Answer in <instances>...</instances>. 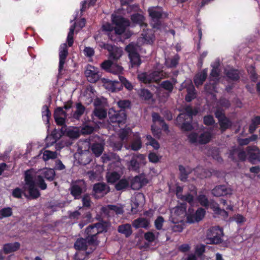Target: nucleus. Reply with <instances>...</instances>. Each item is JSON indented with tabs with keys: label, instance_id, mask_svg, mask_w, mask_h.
I'll list each match as a JSON object with an SVG mask.
<instances>
[{
	"label": "nucleus",
	"instance_id": "nucleus-55",
	"mask_svg": "<svg viewBox=\"0 0 260 260\" xmlns=\"http://www.w3.org/2000/svg\"><path fill=\"white\" fill-rule=\"evenodd\" d=\"M94 114L99 119H103L107 116L106 110L102 108L95 109L94 111Z\"/></svg>",
	"mask_w": 260,
	"mask_h": 260
},
{
	"label": "nucleus",
	"instance_id": "nucleus-21",
	"mask_svg": "<svg viewBox=\"0 0 260 260\" xmlns=\"http://www.w3.org/2000/svg\"><path fill=\"white\" fill-rule=\"evenodd\" d=\"M209 207L213 211L214 213L217 215H221L228 216V212L224 209H222L219 207V204L214 201L209 202Z\"/></svg>",
	"mask_w": 260,
	"mask_h": 260
},
{
	"label": "nucleus",
	"instance_id": "nucleus-47",
	"mask_svg": "<svg viewBox=\"0 0 260 260\" xmlns=\"http://www.w3.org/2000/svg\"><path fill=\"white\" fill-rule=\"evenodd\" d=\"M121 50L115 46L113 50L110 53L109 58L114 60H117L121 57Z\"/></svg>",
	"mask_w": 260,
	"mask_h": 260
},
{
	"label": "nucleus",
	"instance_id": "nucleus-34",
	"mask_svg": "<svg viewBox=\"0 0 260 260\" xmlns=\"http://www.w3.org/2000/svg\"><path fill=\"white\" fill-rule=\"evenodd\" d=\"M186 119L181 121H179L178 123V124L180 125V128L182 131L185 132L191 131L193 129V126L191 124L192 121H190V119L189 121H185Z\"/></svg>",
	"mask_w": 260,
	"mask_h": 260
},
{
	"label": "nucleus",
	"instance_id": "nucleus-23",
	"mask_svg": "<svg viewBox=\"0 0 260 260\" xmlns=\"http://www.w3.org/2000/svg\"><path fill=\"white\" fill-rule=\"evenodd\" d=\"M152 118L153 122L155 123L158 122L165 132H169L168 125L165 122L164 118L161 117L158 113L153 112L152 113Z\"/></svg>",
	"mask_w": 260,
	"mask_h": 260
},
{
	"label": "nucleus",
	"instance_id": "nucleus-60",
	"mask_svg": "<svg viewBox=\"0 0 260 260\" xmlns=\"http://www.w3.org/2000/svg\"><path fill=\"white\" fill-rule=\"evenodd\" d=\"M125 51L128 53V56L137 54L138 53L136 47L131 44H128L125 47Z\"/></svg>",
	"mask_w": 260,
	"mask_h": 260
},
{
	"label": "nucleus",
	"instance_id": "nucleus-45",
	"mask_svg": "<svg viewBox=\"0 0 260 260\" xmlns=\"http://www.w3.org/2000/svg\"><path fill=\"white\" fill-rule=\"evenodd\" d=\"M119 80L121 82V86H124L126 89L131 91L133 89L134 86L132 84L127 80L124 77L119 76Z\"/></svg>",
	"mask_w": 260,
	"mask_h": 260
},
{
	"label": "nucleus",
	"instance_id": "nucleus-31",
	"mask_svg": "<svg viewBox=\"0 0 260 260\" xmlns=\"http://www.w3.org/2000/svg\"><path fill=\"white\" fill-rule=\"evenodd\" d=\"M260 124V116H254L251 119V122L249 126V132L250 134H253L257 127V126Z\"/></svg>",
	"mask_w": 260,
	"mask_h": 260
},
{
	"label": "nucleus",
	"instance_id": "nucleus-1",
	"mask_svg": "<svg viewBox=\"0 0 260 260\" xmlns=\"http://www.w3.org/2000/svg\"><path fill=\"white\" fill-rule=\"evenodd\" d=\"M111 21L112 24L115 25V34L117 35L124 33L126 28L130 25L129 20L120 15H112Z\"/></svg>",
	"mask_w": 260,
	"mask_h": 260
},
{
	"label": "nucleus",
	"instance_id": "nucleus-26",
	"mask_svg": "<svg viewBox=\"0 0 260 260\" xmlns=\"http://www.w3.org/2000/svg\"><path fill=\"white\" fill-rule=\"evenodd\" d=\"M76 110L73 114V117L78 120L84 114L86 109L85 107L80 102L76 103Z\"/></svg>",
	"mask_w": 260,
	"mask_h": 260
},
{
	"label": "nucleus",
	"instance_id": "nucleus-54",
	"mask_svg": "<svg viewBox=\"0 0 260 260\" xmlns=\"http://www.w3.org/2000/svg\"><path fill=\"white\" fill-rule=\"evenodd\" d=\"M165 219L161 216H158L154 221V226L156 230H161L162 229Z\"/></svg>",
	"mask_w": 260,
	"mask_h": 260
},
{
	"label": "nucleus",
	"instance_id": "nucleus-41",
	"mask_svg": "<svg viewBox=\"0 0 260 260\" xmlns=\"http://www.w3.org/2000/svg\"><path fill=\"white\" fill-rule=\"evenodd\" d=\"M146 139L147 140V142L146 144L147 145H150L152 146L154 149L157 150L160 147V145L157 141H156L155 139H154L151 135H147Z\"/></svg>",
	"mask_w": 260,
	"mask_h": 260
},
{
	"label": "nucleus",
	"instance_id": "nucleus-52",
	"mask_svg": "<svg viewBox=\"0 0 260 260\" xmlns=\"http://www.w3.org/2000/svg\"><path fill=\"white\" fill-rule=\"evenodd\" d=\"M140 96L143 99L145 100H150L152 96V94L151 92L147 89H141L140 93H139Z\"/></svg>",
	"mask_w": 260,
	"mask_h": 260
},
{
	"label": "nucleus",
	"instance_id": "nucleus-19",
	"mask_svg": "<svg viewBox=\"0 0 260 260\" xmlns=\"http://www.w3.org/2000/svg\"><path fill=\"white\" fill-rule=\"evenodd\" d=\"M150 224V221L148 219L144 217H139L133 221V226L136 229L139 228L148 229Z\"/></svg>",
	"mask_w": 260,
	"mask_h": 260
},
{
	"label": "nucleus",
	"instance_id": "nucleus-53",
	"mask_svg": "<svg viewBox=\"0 0 260 260\" xmlns=\"http://www.w3.org/2000/svg\"><path fill=\"white\" fill-rule=\"evenodd\" d=\"M196 98L195 89L192 88L187 90V94L185 95V100L187 102H190Z\"/></svg>",
	"mask_w": 260,
	"mask_h": 260
},
{
	"label": "nucleus",
	"instance_id": "nucleus-36",
	"mask_svg": "<svg viewBox=\"0 0 260 260\" xmlns=\"http://www.w3.org/2000/svg\"><path fill=\"white\" fill-rule=\"evenodd\" d=\"M131 65L132 68H138L141 63V60L138 53L129 56Z\"/></svg>",
	"mask_w": 260,
	"mask_h": 260
},
{
	"label": "nucleus",
	"instance_id": "nucleus-49",
	"mask_svg": "<svg viewBox=\"0 0 260 260\" xmlns=\"http://www.w3.org/2000/svg\"><path fill=\"white\" fill-rule=\"evenodd\" d=\"M179 171L180 172L179 179L182 182H186L188 173L186 172L185 167L182 165H179Z\"/></svg>",
	"mask_w": 260,
	"mask_h": 260
},
{
	"label": "nucleus",
	"instance_id": "nucleus-35",
	"mask_svg": "<svg viewBox=\"0 0 260 260\" xmlns=\"http://www.w3.org/2000/svg\"><path fill=\"white\" fill-rule=\"evenodd\" d=\"M118 181L115 185V188L117 190L120 191L121 190L126 189L129 186V182L126 179H119Z\"/></svg>",
	"mask_w": 260,
	"mask_h": 260
},
{
	"label": "nucleus",
	"instance_id": "nucleus-25",
	"mask_svg": "<svg viewBox=\"0 0 260 260\" xmlns=\"http://www.w3.org/2000/svg\"><path fill=\"white\" fill-rule=\"evenodd\" d=\"M117 231L119 233L124 235L126 238L129 237L133 232L131 225L128 223L119 225Z\"/></svg>",
	"mask_w": 260,
	"mask_h": 260
},
{
	"label": "nucleus",
	"instance_id": "nucleus-58",
	"mask_svg": "<svg viewBox=\"0 0 260 260\" xmlns=\"http://www.w3.org/2000/svg\"><path fill=\"white\" fill-rule=\"evenodd\" d=\"M194 214L196 218L200 221L204 218L206 214V211L204 209L200 207L197 210Z\"/></svg>",
	"mask_w": 260,
	"mask_h": 260
},
{
	"label": "nucleus",
	"instance_id": "nucleus-33",
	"mask_svg": "<svg viewBox=\"0 0 260 260\" xmlns=\"http://www.w3.org/2000/svg\"><path fill=\"white\" fill-rule=\"evenodd\" d=\"M106 188H108V191L109 190V187L105 183H97L94 184L93 186V191L95 193H102Z\"/></svg>",
	"mask_w": 260,
	"mask_h": 260
},
{
	"label": "nucleus",
	"instance_id": "nucleus-38",
	"mask_svg": "<svg viewBox=\"0 0 260 260\" xmlns=\"http://www.w3.org/2000/svg\"><path fill=\"white\" fill-rule=\"evenodd\" d=\"M142 146V143L140 137L135 138L131 144V149L134 151L140 149Z\"/></svg>",
	"mask_w": 260,
	"mask_h": 260
},
{
	"label": "nucleus",
	"instance_id": "nucleus-63",
	"mask_svg": "<svg viewBox=\"0 0 260 260\" xmlns=\"http://www.w3.org/2000/svg\"><path fill=\"white\" fill-rule=\"evenodd\" d=\"M205 252V246L203 244L198 245L196 247L195 253L198 257H201Z\"/></svg>",
	"mask_w": 260,
	"mask_h": 260
},
{
	"label": "nucleus",
	"instance_id": "nucleus-43",
	"mask_svg": "<svg viewBox=\"0 0 260 260\" xmlns=\"http://www.w3.org/2000/svg\"><path fill=\"white\" fill-rule=\"evenodd\" d=\"M42 175L44 178L49 181H52L55 178V173L53 170L49 169L44 171Z\"/></svg>",
	"mask_w": 260,
	"mask_h": 260
},
{
	"label": "nucleus",
	"instance_id": "nucleus-28",
	"mask_svg": "<svg viewBox=\"0 0 260 260\" xmlns=\"http://www.w3.org/2000/svg\"><path fill=\"white\" fill-rule=\"evenodd\" d=\"M90 149L96 157H99L102 154L104 149V146L101 143H94L91 145Z\"/></svg>",
	"mask_w": 260,
	"mask_h": 260
},
{
	"label": "nucleus",
	"instance_id": "nucleus-13",
	"mask_svg": "<svg viewBox=\"0 0 260 260\" xmlns=\"http://www.w3.org/2000/svg\"><path fill=\"white\" fill-rule=\"evenodd\" d=\"M101 68L106 72L119 73L122 72L123 68L120 66L114 64L110 60L104 61L101 64Z\"/></svg>",
	"mask_w": 260,
	"mask_h": 260
},
{
	"label": "nucleus",
	"instance_id": "nucleus-29",
	"mask_svg": "<svg viewBox=\"0 0 260 260\" xmlns=\"http://www.w3.org/2000/svg\"><path fill=\"white\" fill-rule=\"evenodd\" d=\"M108 183L113 184L119 180L120 175L117 172H108L106 176Z\"/></svg>",
	"mask_w": 260,
	"mask_h": 260
},
{
	"label": "nucleus",
	"instance_id": "nucleus-10",
	"mask_svg": "<svg viewBox=\"0 0 260 260\" xmlns=\"http://www.w3.org/2000/svg\"><path fill=\"white\" fill-rule=\"evenodd\" d=\"M85 74L88 81L90 83H95L101 78V75L98 69L91 65H89L86 69L85 71Z\"/></svg>",
	"mask_w": 260,
	"mask_h": 260
},
{
	"label": "nucleus",
	"instance_id": "nucleus-2",
	"mask_svg": "<svg viewBox=\"0 0 260 260\" xmlns=\"http://www.w3.org/2000/svg\"><path fill=\"white\" fill-rule=\"evenodd\" d=\"M85 237L88 239L89 245L93 247L90 248L91 251L86 252L87 254H89L94 250L96 246L99 244V241L98 239V235L99 234V231L93 225H91L86 228L85 232Z\"/></svg>",
	"mask_w": 260,
	"mask_h": 260
},
{
	"label": "nucleus",
	"instance_id": "nucleus-46",
	"mask_svg": "<svg viewBox=\"0 0 260 260\" xmlns=\"http://www.w3.org/2000/svg\"><path fill=\"white\" fill-rule=\"evenodd\" d=\"M160 87L170 93L172 92L174 88L173 84L169 80L162 81L160 84Z\"/></svg>",
	"mask_w": 260,
	"mask_h": 260
},
{
	"label": "nucleus",
	"instance_id": "nucleus-12",
	"mask_svg": "<svg viewBox=\"0 0 260 260\" xmlns=\"http://www.w3.org/2000/svg\"><path fill=\"white\" fill-rule=\"evenodd\" d=\"M68 55V49L67 45L66 43L62 44L59 48V66H58V71L60 73L63 68L66 62L67 57Z\"/></svg>",
	"mask_w": 260,
	"mask_h": 260
},
{
	"label": "nucleus",
	"instance_id": "nucleus-7",
	"mask_svg": "<svg viewBox=\"0 0 260 260\" xmlns=\"http://www.w3.org/2000/svg\"><path fill=\"white\" fill-rule=\"evenodd\" d=\"M86 185L83 180H80L75 182L70 187L71 194L75 199L81 198V194L86 190Z\"/></svg>",
	"mask_w": 260,
	"mask_h": 260
},
{
	"label": "nucleus",
	"instance_id": "nucleus-20",
	"mask_svg": "<svg viewBox=\"0 0 260 260\" xmlns=\"http://www.w3.org/2000/svg\"><path fill=\"white\" fill-rule=\"evenodd\" d=\"M88 239L86 237L83 238H80L77 239L74 243V248L78 250L86 251L87 249V247L89 245L88 241Z\"/></svg>",
	"mask_w": 260,
	"mask_h": 260
},
{
	"label": "nucleus",
	"instance_id": "nucleus-61",
	"mask_svg": "<svg viewBox=\"0 0 260 260\" xmlns=\"http://www.w3.org/2000/svg\"><path fill=\"white\" fill-rule=\"evenodd\" d=\"M186 222L188 223H193L199 222V220L196 218L194 213H189L186 215Z\"/></svg>",
	"mask_w": 260,
	"mask_h": 260
},
{
	"label": "nucleus",
	"instance_id": "nucleus-14",
	"mask_svg": "<svg viewBox=\"0 0 260 260\" xmlns=\"http://www.w3.org/2000/svg\"><path fill=\"white\" fill-rule=\"evenodd\" d=\"M145 196L142 193H137L135 197L132 199V211L135 213L139 210L138 207L142 206L145 203Z\"/></svg>",
	"mask_w": 260,
	"mask_h": 260
},
{
	"label": "nucleus",
	"instance_id": "nucleus-51",
	"mask_svg": "<svg viewBox=\"0 0 260 260\" xmlns=\"http://www.w3.org/2000/svg\"><path fill=\"white\" fill-rule=\"evenodd\" d=\"M198 201L200 205L205 207H208L209 205V201L207 197L205 194H200L198 196Z\"/></svg>",
	"mask_w": 260,
	"mask_h": 260
},
{
	"label": "nucleus",
	"instance_id": "nucleus-37",
	"mask_svg": "<svg viewBox=\"0 0 260 260\" xmlns=\"http://www.w3.org/2000/svg\"><path fill=\"white\" fill-rule=\"evenodd\" d=\"M28 190L32 199H37L41 196L39 190L36 187V184L28 186Z\"/></svg>",
	"mask_w": 260,
	"mask_h": 260
},
{
	"label": "nucleus",
	"instance_id": "nucleus-18",
	"mask_svg": "<svg viewBox=\"0 0 260 260\" xmlns=\"http://www.w3.org/2000/svg\"><path fill=\"white\" fill-rule=\"evenodd\" d=\"M207 69H204L201 73L196 75L193 79V81L197 87H199L203 84L207 77Z\"/></svg>",
	"mask_w": 260,
	"mask_h": 260
},
{
	"label": "nucleus",
	"instance_id": "nucleus-40",
	"mask_svg": "<svg viewBox=\"0 0 260 260\" xmlns=\"http://www.w3.org/2000/svg\"><path fill=\"white\" fill-rule=\"evenodd\" d=\"M75 29V25H73L70 28V31L68 32L67 41L69 47H72L74 43V34Z\"/></svg>",
	"mask_w": 260,
	"mask_h": 260
},
{
	"label": "nucleus",
	"instance_id": "nucleus-4",
	"mask_svg": "<svg viewBox=\"0 0 260 260\" xmlns=\"http://www.w3.org/2000/svg\"><path fill=\"white\" fill-rule=\"evenodd\" d=\"M212 138V134L210 132L206 131L199 136L197 133H191L188 136V139L191 143H198L200 144H206L209 143Z\"/></svg>",
	"mask_w": 260,
	"mask_h": 260
},
{
	"label": "nucleus",
	"instance_id": "nucleus-16",
	"mask_svg": "<svg viewBox=\"0 0 260 260\" xmlns=\"http://www.w3.org/2000/svg\"><path fill=\"white\" fill-rule=\"evenodd\" d=\"M109 118L112 123H124L126 118V115L124 111H114L113 114L109 113Z\"/></svg>",
	"mask_w": 260,
	"mask_h": 260
},
{
	"label": "nucleus",
	"instance_id": "nucleus-62",
	"mask_svg": "<svg viewBox=\"0 0 260 260\" xmlns=\"http://www.w3.org/2000/svg\"><path fill=\"white\" fill-rule=\"evenodd\" d=\"M108 208L109 210L114 211L117 215L122 214L123 213V209L121 207L117 206L116 205H108Z\"/></svg>",
	"mask_w": 260,
	"mask_h": 260
},
{
	"label": "nucleus",
	"instance_id": "nucleus-56",
	"mask_svg": "<svg viewBox=\"0 0 260 260\" xmlns=\"http://www.w3.org/2000/svg\"><path fill=\"white\" fill-rule=\"evenodd\" d=\"M203 121L204 124L207 126L212 125L215 123L214 117L211 115H207L204 117Z\"/></svg>",
	"mask_w": 260,
	"mask_h": 260
},
{
	"label": "nucleus",
	"instance_id": "nucleus-59",
	"mask_svg": "<svg viewBox=\"0 0 260 260\" xmlns=\"http://www.w3.org/2000/svg\"><path fill=\"white\" fill-rule=\"evenodd\" d=\"M117 105L122 109H125L131 107V103L128 100H120L117 102Z\"/></svg>",
	"mask_w": 260,
	"mask_h": 260
},
{
	"label": "nucleus",
	"instance_id": "nucleus-9",
	"mask_svg": "<svg viewBox=\"0 0 260 260\" xmlns=\"http://www.w3.org/2000/svg\"><path fill=\"white\" fill-rule=\"evenodd\" d=\"M148 12L149 16L155 22L153 26V28H159L161 25L159 20L162 16V11L157 10V7H152L148 8Z\"/></svg>",
	"mask_w": 260,
	"mask_h": 260
},
{
	"label": "nucleus",
	"instance_id": "nucleus-50",
	"mask_svg": "<svg viewBox=\"0 0 260 260\" xmlns=\"http://www.w3.org/2000/svg\"><path fill=\"white\" fill-rule=\"evenodd\" d=\"M42 111V117L44 121L47 122V123L48 124L49 123V119L51 117V112L49 109L47 105H44L43 107Z\"/></svg>",
	"mask_w": 260,
	"mask_h": 260
},
{
	"label": "nucleus",
	"instance_id": "nucleus-57",
	"mask_svg": "<svg viewBox=\"0 0 260 260\" xmlns=\"http://www.w3.org/2000/svg\"><path fill=\"white\" fill-rule=\"evenodd\" d=\"M240 148L236 147H233L230 150L229 157L233 161H237V159L235 154H237L239 151Z\"/></svg>",
	"mask_w": 260,
	"mask_h": 260
},
{
	"label": "nucleus",
	"instance_id": "nucleus-48",
	"mask_svg": "<svg viewBox=\"0 0 260 260\" xmlns=\"http://www.w3.org/2000/svg\"><path fill=\"white\" fill-rule=\"evenodd\" d=\"M179 199L183 202L189 203L190 205H193L194 203V197L190 193H187L184 195H180Z\"/></svg>",
	"mask_w": 260,
	"mask_h": 260
},
{
	"label": "nucleus",
	"instance_id": "nucleus-42",
	"mask_svg": "<svg viewBox=\"0 0 260 260\" xmlns=\"http://www.w3.org/2000/svg\"><path fill=\"white\" fill-rule=\"evenodd\" d=\"M36 185L41 190H45L47 187V184L45 183L44 178L42 175H38L36 178V182H35Z\"/></svg>",
	"mask_w": 260,
	"mask_h": 260
},
{
	"label": "nucleus",
	"instance_id": "nucleus-64",
	"mask_svg": "<svg viewBox=\"0 0 260 260\" xmlns=\"http://www.w3.org/2000/svg\"><path fill=\"white\" fill-rule=\"evenodd\" d=\"M145 239L150 243H152L155 240V236L152 232H148L144 234Z\"/></svg>",
	"mask_w": 260,
	"mask_h": 260
},
{
	"label": "nucleus",
	"instance_id": "nucleus-30",
	"mask_svg": "<svg viewBox=\"0 0 260 260\" xmlns=\"http://www.w3.org/2000/svg\"><path fill=\"white\" fill-rule=\"evenodd\" d=\"M131 19L134 23L139 24L141 26L144 25L145 17L139 13H135L132 15Z\"/></svg>",
	"mask_w": 260,
	"mask_h": 260
},
{
	"label": "nucleus",
	"instance_id": "nucleus-44",
	"mask_svg": "<svg viewBox=\"0 0 260 260\" xmlns=\"http://www.w3.org/2000/svg\"><path fill=\"white\" fill-rule=\"evenodd\" d=\"M83 207L80 208V210L82 211L84 210V208H89L91 207V199L88 194H85L84 195L82 199Z\"/></svg>",
	"mask_w": 260,
	"mask_h": 260
},
{
	"label": "nucleus",
	"instance_id": "nucleus-11",
	"mask_svg": "<svg viewBox=\"0 0 260 260\" xmlns=\"http://www.w3.org/2000/svg\"><path fill=\"white\" fill-rule=\"evenodd\" d=\"M184 110L185 113L180 114L177 118V122H178L179 121H181L182 119L189 118L190 121L192 120V116H196L198 113V110L197 108H192L190 105L186 106L184 108Z\"/></svg>",
	"mask_w": 260,
	"mask_h": 260
},
{
	"label": "nucleus",
	"instance_id": "nucleus-32",
	"mask_svg": "<svg viewBox=\"0 0 260 260\" xmlns=\"http://www.w3.org/2000/svg\"><path fill=\"white\" fill-rule=\"evenodd\" d=\"M226 77L233 81H237L240 78L239 72L238 70L231 69L226 71Z\"/></svg>",
	"mask_w": 260,
	"mask_h": 260
},
{
	"label": "nucleus",
	"instance_id": "nucleus-3",
	"mask_svg": "<svg viewBox=\"0 0 260 260\" xmlns=\"http://www.w3.org/2000/svg\"><path fill=\"white\" fill-rule=\"evenodd\" d=\"M146 164V156L143 154L134 155L128 162V168L129 170L140 173V169Z\"/></svg>",
	"mask_w": 260,
	"mask_h": 260
},
{
	"label": "nucleus",
	"instance_id": "nucleus-27",
	"mask_svg": "<svg viewBox=\"0 0 260 260\" xmlns=\"http://www.w3.org/2000/svg\"><path fill=\"white\" fill-rule=\"evenodd\" d=\"M24 181L25 184L27 186L36 184L34 179V170L30 169L27 170L24 172Z\"/></svg>",
	"mask_w": 260,
	"mask_h": 260
},
{
	"label": "nucleus",
	"instance_id": "nucleus-39",
	"mask_svg": "<svg viewBox=\"0 0 260 260\" xmlns=\"http://www.w3.org/2000/svg\"><path fill=\"white\" fill-rule=\"evenodd\" d=\"M13 210L11 207H5L0 210V219L9 217L12 215Z\"/></svg>",
	"mask_w": 260,
	"mask_h": 260
},
{
	"label": "nucleus",
	"instance_id": "nucleus-22",
	"mask_svg": "<svg viewBox=\"0 0 260 260\" xmlns=\"http://www.w3.org/2000/svg\"><path fill=\"white\" fill-rule=\"evenodd\" d=\"M20 247V244L18 242L9 243L4 245V252L7 254L17 251Z\"/></svg>",
	"mask_w": 260,
	"mask_h": 260
},
{
	"label": "nucleus",
	"instance_id": "nucleus-24",
	"mask_svg": "<svg viewBox=\"0 0 260 260\" xmlns=\"http://www.w3.org/2000/svg\"><path fill=\"white\" fill-rule=\"evenodd\" d=\"M218 123L221 133H223L227 129L231 128L233 125L232 121L227 117H224V118L219 119Z\"/></svg>",
	"mask_w": 260,
	"mask_h": 260
},
{
	"label": "nucleus",
	"instance_id": "nucleus-8",
	"mask_svg": "<svg viewBox=\"0 0 260 260\" xmlns=\"http://www.w3.org/2000/svg\"><path fill=\"white\" fill-rule=\"evenodd\" d=\"M246 150L249 162L254 165L260 162V149L256 146H249Z\"/></svg>",
	"mask_w": 260,
	"mask_h": 260
},
{
	"label": "nucleus",
	"instance_id": "nucleus-6",
	"mask_svg": "<svg viewBox=\"0 0 260 260\" xmlns=\"http://www.w3.org/2000/svg\"><path fill=\"white\" fill-rule=\"evenodd\" d=\"M223 235V230L219 226L210 228L207 232V237L210 243L218 244L222 243L221 237Z\"/></svg>",
	"mask_w": 260,
	"mask_h": 260
},
{
	"label": "nucleus",
	"instance_id": "nucleus-15",
	"mask_svg": "<svg viewBox=\"0 0 260 260\" xmlns=\"http://www.w3.org/2000/svg\"><path fill=\"white\" fill-rule=\"evenodd\" d=\"M212 194L216 197L231 195L232 191L230 188L225 185L216 186L211 191Z\"/></svg>",
	"mask_w": 260,
	"mask_h": 260
},
{
	"label": "nucleus",
	"instance_id": "nucleus-5",
	"mask_svg": "<svg viewBox=\"0 0 260 260\" xmlns=\"http://www.w3.org/2000/svg\"><path fill=\"white\" fill-rule=\"evenodd\" d=\"M160 74V70H155L150 73L143 72L138 75V79L145 84L158 82L161 80Z\"/></svg>",
	"mask_w": 260,
	"mask_h": 260
},
{
	"label": "nucleus",
	"instance_id": "nucleus-17",
	"mask_svg": "<svg viewBox=\"0 0 260 260\" xmlns=\"http://www.w3.org/2000/svg\"><path fill=\"white\" fill-rule=\"evenodd\" d=\"M174 214L177 217L180 218V221H182V218L186 215V204L180 203L174 208Z\"/></svg>",
	"mask_w": 260,
	"mask_h": 260
}]
</instances>
